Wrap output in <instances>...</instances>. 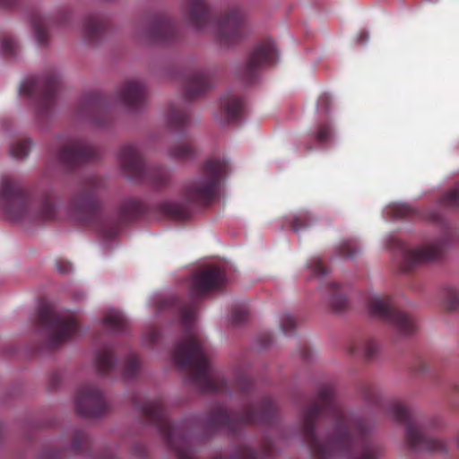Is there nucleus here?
I'll return each mask as SVG.
<instances>
[{"label":"nucleus","mask_w":459,"mask_h":459,"mask_svg":"<svg viewBox=\"0 0 459 459\" xmlns=\"http://www.w3.org/2000/svg\"><path fill=\"white\" fill-rule=\"evenodd\" d=\"M225 281V272L219 266H207L192 274L190 278L191 300L185 302L176 295L160 298L156 303L159 312L170 309L180 319L183 339L178 342L172 353L175 364L188 370L191 381L200 390L243 396L250 394L253 380L239 373L231 383L221 378L211 364V350L206 340L195 328L197 310L196 299L220 289Z\"/></svg>","instance_id":"nucleus-1"},{"label":"nucleus","mask_w":459,"mask_h":459,"mask_svg":"<svg viewBox=\"0 0 459 459\" xmlns=\"http://www.w3.org/2000/svg\"><path fill=\"white\" fill-rule=\"evenodd\" d=\"M300 418L302 436L316 459H378L382 453L368 418L341 406L332 384L319 387Z\"/></svg>","instance_id":"nucleus-2"},{"label":"nucleus","mask_w":459,"mask_h":459,"mask_svg":"<svg viewBox=\"0 0 459 459\" xmlns=\"http://www.w3.org/2000/svg\"><path fill=\"white\" fill-rule=\"evenodd\" d=\"M133 403L145 420L158 429L177 459H198L195 456V439L189 427L185 421L174 423L169 420V411L162 397L142 400L138 395H134ZM273 441L267 438L264 441L260 452L249 446H243L234 456H215L212 459H258L259 456L269 458L273 455Z\"/></svg>","instance_id":"nucleus-3"},{"label":"nucleus","mask_w":459,"mask_h":459,"mask_svg":"<svg viewBox=\"0 0 459 459\" xmlns=\"http://www.w3.org/2000/svg\"><path fill=\"white\" fill-rule=\"evenodd\" d=\"M101 186L102 180L98 176L85 179L72 199L71 209L74 219L82 225L94 229L105 238H113L122 223L134 221L143 212V204L134 198L123 201L118 207V219L114 220L100 209L97 195Z\"/></svg>","instance_id":"nucleus-4"},{"label":"nucleus","mask_w":459,"mask_h":459,"mask_svg":"<svg viewBox=\"0 0 459 459\" xmlns=\"http://www.w3.org/2000/svg\"><path fill=\"white\" fill-rule=\"evenodd\" d=\"M0 208L9 220L35 223L53 220L56 212L50 192L32 196L19 181L8 177L0 182Z\"/></svg>","instance_id":"nucleus-5"},{"label":"nucleus","mask_w":459,"mask_h":459,"mask_svg":"<svg viewBox=\"0 0 459 459\" xmlns=\"http://www.w3.org/2000/svg\"><path fill=\"white\" fill-rule=\"evenodd\" d=\"M277 406L274 401L264 396L257 402L245 400L241 411L229 412L224 405L217 404L207 415L205 427L209 430L224 429L232 434L248 425H273L277 422Z\"/></svg>","instance_id":"nucleus-6"},{"label":"nucleus","mask_w":459,"mask_h":459,"mask_svg":"<svg viewBox=\"0 0 459 459\" xmlns=\"http://www.w3.org/2000/svg\"><path fill=\"white\" fill-rule=\"evenodd\" d=\"M385 407L394 421L405 426L404 438L409 448L440 455L447 453L446 442L427 434V429L434 426V422L420 420L409 406L398 400L390 401Z\"/></svg>","instance_id":"nucleus-7"},{"label":"nucleus","mask_w":459,"mask_h":459,"mask_svg":"<svg viewBox=\"0 0 459 459\" xmlns=\"http://www.w3.org/2000/svg\"><path fill=\"white\" fill-rule=\"evenodd\" d=\"M229 173L224 159L206 160L198 173L187 179L182 186V195L189 204H208L217 196L222 179Z\"/></svg>","instance_id":"nucleus-8"},{"label":"nucleus","mask_w":459,"mask_h":459,"mask_svg":"<svg viewBox=\"0 0 459 459\" xmlns=\"http://www.w3.org/2000/svg\"><path fill=\"white\" fill-rule=\"evenodd\" d=\"M60 77L51 69L43 74L28 78L20 86V95L30 99L39 119L48 118L56 106L59 91Z\"/></svg>","instance_id":"nucleus-9"},{"label":"nucleus","mask_w":459,"mask_h":459,"mask_svg":"<svg viewBox=\"0 0 459 459\" xmlns=\"http://www.w3.org/2000/svg\"><path fill=\"white\" fill-rule=\"evenodd\" d=\"M118 160L122 171L131 180L146 183L154 187H161L169 183V171L160 166L147 165L142 152L134 144L122 145Z\"/></svg>","instance_id":"nucleus-10"},{"label":"nucleus","mask_w":459,"mask_h":459,"mask_svg":"<svg viewBox=\"0 0 459 459\" xmlns=\"http://www.w3.org/2000/svg\"><path fill=\"white\" fill-rule=\"evenodd\" d=\"M35 326L46 333L48 346L56 349L79 332V325L70 315L57 312L48 303H41L35 318Z\"/></svg>","instance_id":"nucleus-11"},{"label":"nucleus","mask_w":459,"mask_h":459,"mask_svg":"<svg viewBox=\"0 0 459 459\" xmlns=\"http://www.w3.org/2000/svg\"><path fill=\"white\" fill-rule=\"evenodd\" d=\"M368 307L371 316L390 325L397 335L410 336L417 329L414 319L399 310L388 295H372L368 299Z\"/></svg>","instance_id":"nucleus-12"},{"label":"nucleus","mask_w":459,"mask_h":459,"mask_svg":"<svg viewBox=\"0 0 459 459\" xmlns=\"http://www.w3.org/2000/svg\"><path fill=\"white\" fill-rule=\"evenodd\" d=\"M56 160L66 169H73L78 165L94 161L99 158V152L88 141L69 137L61 143V146L52 150Z\"/></svg>","instance_id":"nucleus-13"},{"label":"nucleus","mask_w":459,"mask_h":459,"mask_svg":"<svg viewBox=\"0 0 459 459\" xmlns=\"http://www.w3.org/2000/svg\"><path fill=\"white\" fill-rule=\"evenodd\" d=\"M77 116L96 126H106L111 119V110L108 99L101 92H90L80 100Z\"/></svg>","instance_id":"nucleus-14"},{"label":"nucleus","mask_w":459,"mask_h":459,"mask_svg":"<svg viewBox=\"0 0 459 459\" xmlns=\"http://www.w3.org/2000/svg\"><path fill=\"white\" fill-rule=\"evenodd\" d=\"M74 406L79 415L88 418L100 417L109 408L101 391L91 384L82 385L78 388Z\"/></svg>","instance_id":"nucleus-15"},{"label":"nucleus","mask_w":459,"mask_h":459,"mask_svg":"<svg viewBox=\"0 0 459 459\" xmlns=\"http://www.w3.org/2000/svg\"><path fill=\"white\" fill-rule=\"evenodd\" d=\"M215 31L221 44L231 46L246 35L245 18L238 6L230 8L215 23Z\"/></svg>","instance_id":"nucleus-16"},{"label":"nucleus","mask_w":459,"mask_h":459,"mask_svg":"<svg viewBox=\"0 0 459 459\" xmlns=\"http://www.w3.org/2000/svg\"><path fill=\"white\" fill-rule=\"evenodd\" d=\"M395 245L400 249L403 257L402 270L404 272H410L420 264L437 260L445 247L443 240H437L412 248L406 247L399 240H395Z\"/></svg>","instance_id":"nucleus-17"},{"label":"nucleus","mask_w":459,"mask_h":459,"mask_svg":"<svg viewBox=\"0 0 459 459\" xmlns=\"http://www.w3.org/2000/svg\"><path fill=\"white\" fill-rule=\"evenodd\" d=\"M277 59V50L271 39H265L258 43L251 52L240 74V78L246 83H251L256 78L258 71L265 65H272Z\"/></svg>","instance_id":"nucleus-18"},{"label":"nucleus","mask_w":459,"mask_h":459,"mask_svg":"<svg viewBox=\"0 0 459 459\" xmlns=\"http://www.w3.org/2000/svg\"><path fill=\"white\" fill-rule=\"evenodd\" d=\"M178 37V29L175 22L167 14L153 17L149 24L137 31V38L151 43L169 44Z\"/></svg>","instance_id":"nucleus-19"},{"label":"nucleus","mask_w":459,"mask_h":459,"mask_svg":"<svg viewBox=\"0 0 459 459\" xmlns=\"http://www.w3.org/2000/svg\"><path fill=\"white\" fill-rule=\"evenodd\" d=\"M181 13L184 21L197 30H205L212 22L206 0H185Z\"/></svg>","instance_id":"nucleus-20"},{"label":"nucleus","mask_w":459,"mask_h":459,"mask_svg":"<svg viewBox=\"0 0 459 459\" xmlns=\"http://www.w3.org/2000/svg\"><path fill=\"white\" fill-rule=\"evenodd\" d=\"M213 86V79L208 70H193L184 81V91L187 100L197 98L207 92Z\"/></svg>","instance_id":"nucleus-21"},{"label":"nucleus","mask_w":459,"mask_h":459,"mask_svg":"<svg viewBox=\"0 0 459 459\" xmlns=\"http://www.w3.org/2000/svg\"><path fill=\"white\" fill-rule=\"evenodd\" d=\"M118 100L130 110H137L146 104L145 85L136 80L126 82L118 92Z\"/></svg>","instance_id":"nucleus-22"},{"label":"nucleus","mask_w":459,"mask_h":459,"mask_svg":"<svg viewBox=\"0 0 459 459\" xmlns=\"http://www.w3.org/2000/svg\"><path fill=\"white\" fill-rule=\"evenodd\" d=\"M220 107L221 117L226 122H236L243 112V99L238 94L228 92L221 98Z\"/></svg>","instance_id":"nucleus-23"},{"label":"nucleus","mask_w":459,"mask_h":459,"mask_svg":"<svg viewBox=\"0 0 459 459\" xmlns=\"http://www.w3.org/2000/svg\"><path fill=\"white\" fill-rule=\"evenodd\" d=\"M108 27V20L103 14H90L84 20L83 33L88 40L95 42L104 36Z\"/></svg>","instance_id":"nucleus-24"},{"label":"nucleus","mask_w":459,"mask_h":459,"mask_svg":"<svg viewBox=\"0 0 459 459\" xmlns=\"http://www.w3.org/2000/svg\"><path fill=\"white\" fill-rule=\"evenodd\" d=\"M94 362L98 372L102 376L110 375L117 369L114 351L109 346H105L95 353Z\"/></svg>","instance_id":"nucleus-25"},{"label":"nucleus","mask_w":459,"mask_h":459,"mask_svg":"<svg viewBox=\"0 0 459 459\" xmlns=\"http://www.w3.org/2000/svg\"><path fill=\"white\" fill-rule=\"evenodd\" d=\"M30 22L38 42L42 46H47L49 42L48 29L53 22L52 19L39 13H33Z\"/></svg>","instance_id":"nucleus-26"},{"label":"nucleus","mask_w":459,"mask_h":459,"mask_svg":"<svg viewBox=\"0 0 459 459\" xmlns=\"http://www.w3.org/2000/svg\"><path fill=\"white\" fill-rule=\"evenodd\" d=\"M170 128L176 132H184L190 124L189 114L186 108L171 106L168 115Z\"/></svg>","instance_id":"nucleus-27"},{"label":"nucleus","mask_w":459,"mask_h":459,"mask_svg":"<svg viewBox=\"0 0 459 459\" xmlns=\"http://www.w3.org/2000/svg\"><path fill=\"white\" fill-rule=\"evenodd\" d=\"M379 346L377 342L371 338L362 339L350 348L351 354L362 356L367 360L375 359L378 353Z\"/></svg>","instance_id":"nucleus-28"},{"label":"nucleus","mask_w":459,"mask_h":459,"mask_svg":"<svg viewBox=\"0 0 459 459\" xmlns=\"http://www.w3.org/2000/svg\"><path fill=\"white\" fill-rule=\"evenodd\" d=\"M167 154L176 160H189L197 155V151L191 143L180 142L169 146Z\"/></svg>","instance_id":"nucleus-29"},{"label":"nucleus","mask_w":459,"mask_h":459,"mask_svg":"<svg viewBox=\"0 0 459 459\" xmlns=\"http://www.w3.org/2000/svg\"><path fill=\"white\" fill-rule=\"evenodd\" d=\"M329 306L335 312L344 310L348 301L340 286L335 282H330L325 286Z\"/></svg>","instance_id":"nucleus-30"},{"label":"nucleus","mask_w":459,"mask_h":459,"mask_svg":"<svg viewBox=\"0 0 459 459\" xmlns=\"http://www.w3.org/2000/svg\"><path fill=\"white\" fill-rule=\"evenodd\" d=\"M159 208L166 216L178 221L186 220L191 214L188 206L172 201L160 204Z\"/></svg>","instance_id":"nucleus-31"},{"label":"nucleus","mask_w":459,"mask_h":459,"mask_svg":"<svg viewBox=\"0 0 459 459\" xmlns=\"http://www.w3.org/2000/svg\"><path fill=\"white\" fill-rule=\"evenodd\" d=\"M103 325L112 333H120L125 330L127 321L125 316L117 310H109L103 317Z\"/></svg>","instance_id":"nucleus-32"},{"label":"nucleus","mask_w":459,"mask_h":459,"mask_svg":"<svg viewBox=\"0 0 459 459\" xmlns=\"http://www.w3.org/2000/svg\"><path fill=\"white\" fill-rule=\"evenodd\" d=\"M32 143L30 138H22L13 143L10 146V153L17 159L26 158L31 149Z\"/></svg>","instance_id":"nucleus-33"},{"label":"nucleus","mask_w":459,"mask_h":459,"mask_svg":"<svg viewBox=\"0 0 459 459\" xmlns=\"http://www.w3.org/2000/svg\"><path fill=\"white\" fill-rule=\"evenodd\" d=\"M139 369L140 362L138 357L135 354H130L123 366L121 374L126 379H133L138 375Z\"/></svg>","instance_id":"nucleus-34"},{"label":"nucleus","mask_w":459,"mask_h":459,"mask_svg":"<svg viewBox=\"0 0 459 459\" xmlns=\"http://www.w3.org/2000/svg\"><path fill=\"white\" fill-rule=\"evenodd\" d=\"M91 448V441L84 430H76L73 438V450L76 453H87Z\"/></svg>","instance_id":"nucleus-35"},{"label":"nucleus","mask_w":459,"mask_h":459,"mask_svg":"<svg viewBox=\"0 0 459 459\" xmlns=\"http://www.w3.org/2000/svg\"><path fill=\"white\" fill-rule=\"evenodd\" d=\"M444 306L447 310H455L459 306V290L447 287L444 290Z\"/></svg>","instance_id":"nucleus-36"},{"label":"nucleus","mask_w":459,"mask_h":459,"mask_svg":"<svg viewBox=\"0 0 459 459\" xmlns=\"http://www.w3.org/2000/svg\"><path fill=\"white\" fill-rule=\"evenodd\" d=\"M18 45L11 36H4L0 41V52L7 57H14L17 54Z\"/></svg>","instance_id":"nucleus-37"},{"label":"nucleus","mask_w":459,"mask_h":459,"mask_svg":"<svg viewBox=\"0 0 459 459\" xmlns=\"http://www.w3.org/2000/svg\"><path fill=\"white\" fill-rule=\"evenodd\" d=\"M359 252V249L354 240H345L338 247V255L343 258H352Z\"/></svg>","instance_id":"nucleus-38"},{"label":"nucleus","mask_w":459,"mask_h":459,"mask_svg":"<svg viewBox=\"0 0 459 459\" xmlns=\"http://www.w3.org/2000/svg\"><path fill=\"white\" fill-rule=\"evenodd\" d=\"M440 204L444 207L455 208L459 206V187L453 188L445 193L440 198Z\"/></svg>","instance_id":"nucleus-39"},{"label":"nucleus","mask_w":459,"mask_h":459,"mask_svg":"<svg viewBox=\"0 0 459 459\" xmlns=\"http://www.w3.org/2000/svg\"><path fill=\"white\" fill-rule=\"evenodd\" d=\"M307 267L314 276H324L329 269L324 265L320 256H313L307 263Z\"/></svg>","instance_id":"nucleus-40"},{"label":"nucleus","mask_w":459,"mask_h":459,"mask_svg":"<svg viewBox=\"0 0 459 459\" xmlns=\"http://www.w3.org/2000/svg\"><path fill=\"white\" fill-rule=\"evenodd\" d=\"M415 210L408 204H394L391 208L392 216L394 218L404 219L410 218L415 213Z\"/></svg>","instance_id":"nucleus-41"},{"label":"nucleus","mask_w":459,"mask_h":459,"mask_svg":"<svg viewBox=\"0 0 459 459\" xmlns=\"http://www.w3.org/2000/svg\"><path fill=\"white\" fill-rule=\"evenodd\" d=\"M280 326L283 333L291 334L296 328V321L289 314H282L280 319Z\"/></svg>","instance_id":"nucleus-42"},{"label":"nucleus","mask_w":459,"mask_h":459,"mask_svg":"<svg viewBox=\"0 0 459 459\" xmlns=\"http://www.w3.org/2000/svg\"><path fill=\"white\" fill-rule=\"evenodd\" d=\"M311 217L307 214L302 216H297L293 218L291 221V229L295 232H299L302 230L308 228L312 224Z\"/></svg>","instance_id":"nucleus-43"},{"label":"nucleus","mask_w":459,"mask_h":459,"mask_svg":"<svg viewBox=\"0 0 459 459\" xmlns=\"http://www.w3.org/2000/svg\"><path fill=\"white\" fill-rule=\"evenodd\" d=\"M333 130L329 124L322 123L318 126L316 140L319 143H325L332 137Z\"/></svg>","instance_id":"nucleus-44"},{"label":"nucleus","mask_w":459,"mask_h":459,"mask_svg":"<svg viewBox=\"0 0 459 459\" xmlns=\"http://www.w3.org/2000/svg\"><path fill=\"white\" fill-rule=\"evenodd\" d=\"M248 316V310L240 306H236L231 310V322L233 325H239L245 322Z\"/></svg>","instance_id":"nucleus-45"},{"label":"nucleus","mask_w":459,"mask_h":459,"mask_svg":"<svg viewBox=\"0 0 459 459\" xmlns=\"http://www.w3.org/2000/svg\"><path fill=\"white\" fill-rule=\"evenodd\" d=\"M160 334V329L157 326L152 325L146 329L144 341H148L152 344L159 340Z\"/></svg>","instance_id":"nucleus-46"},{"label":"nucleus","mask_w":459,"mask_h":459,"mask_svg":"<svg viewBox=\"0 0 459 459\" xmlns=\"http://www.w3.org/2000/svg\"><path fill=\"white\" fill-rule=\"evenodd\" d=\"M331 103H332L331 97L326 93L320 95V97L317 100L318 108L322 109L325 113H327L329 111Z\"/></svg>","instance_id":"nucleus-47"},{"label":"nucleus","mask_w":459,"mask_h":459,"mask_svg":"<svg viewBox=\"0 0 459 459\" xmlns=\"http://www.w3.org/2000/svg\"><path fill=\"white\" fill-rule=\"evenodd\" d=\"M428 369L429 366L422 359H417L411 366V370L416 374H423Z\"/></svg>","instance_id":"nucleus-48"},{"label":"nucleus","mask_w":459,"mask_h":459,"mask_svg":"<svg viewBox=\"0 0 459 459\" xmlns=\"http://www.w3.org/2000/svg\"><path fill=\"white\" fill-rule=\"evenodd\" d=\"M428 219L433 222L439 223L443 227H446V221L444 220L443 216L437 211H430L428 213Z\"/></svg>","instance_id":"nucleus-49"},{"label":"nucleus","mask_w":459,"mask_h":459,"mask_svg":"<svg viewBox=\"0 0 459 459\" xmlns=\"http://www.w3.org/2000/svg\"><path fill=\"white\" fill-rule=\"evenodd\" d=\"M56 267L60 273H67L72 269L71 264L65 260L56 261Z\"/></svg>","instance_id":"nucleus-50"},{"label":"nucleus","mask_w":459,"mask_h":459,"mask_svg":"<svg viewBox=\"0 0 459 459\" xmlns=\"http://www.w3.org/2000/svg\"><path fill=\"white\" fill-rule=\"evenodd\" d=\"M273 341V337L271 333H264L259 337V342H261V346L265 348L270 345Z\"/></svg>","instance_id":"nucleus-51"},{"label":"nucleus","mask_w":459,"mask_h":459,"mask_svg":"<svg viewBox=\"0 0 459 459\" xmlns=\"http://www.w3.org/2000/svg\"><path fill=\"white\" fill-rule=\"evenodd\" d=\"M19 0H0V6L9 8L18 4Z\"/></svg>","instance_id":"nucleus-52"},{"label":"nucleus","mask_w":459,"mask_h":459,"mask_svg":"<svg viewBox=\"0 0 459 459\" xmlns=\"http://www.w3.org/2000/svg\"><path fill=\"white\" fill-rule=\"evenodd\" d=\"M364 396L367 400L370 401L373 399V388L372 386L370 385H367L365 386V389H364Z\"/></svg>","instance_id":"nucleus-53"},{"label":"nucleus","mask_w":459,"mask_h":459,"mask_svg":"<svg viewBox=\"0 0 459 459\" xmlns=\"http://www.w3.org/2000/svg\"><path fill=\"white\" fill-rule=\"evenodd\" d=\"M60 381V376L56 373L51 375L50 377V385H52V387H56L57 385V384L59 383Z\"/></svg>","instance_id":"nucleus-54"},{"label":"nucleus","mask_w":459,"mask_h":459,"mask_svg":"<svg viewBox=\"0 0 459 459\" xmlns=\"http://www.w3.org/2000/svg\"><path fill=\"white\" fill-rule=\"evenodd\" d=\"M449 393L451 394H459V384L457 383H452L449 386Z\"/></svg>","instance_id":"nucleus-55"},{"label":"nucleus","mask_w":459,"mask_h":459,"mask_svg":"<svg viewBox=\"0 0 459 459\" xmlns=\"http://www.w3.org/2000/svg\"><path fill=\"white\" fill-rule=\"evenodd\" d=\"M310 353H311V351H310L309 347L306 346L302 349V356H303L304 359H308L310 357Z\"/></svg>","instance_id":"nucleus-56"},{"label":"nucleus","mask_w":459,"mask_h":459,"mask_svg":"<svg viewBox=\"0 0 459 459\" xmlns=\"http://www.w3.org/2000/svg\"><path fill=\"white\" fill-rule=\"evenodd\" d=\"M100 459H116V457L113 455H105L104 457Z\"/></svg>","instance_id":"nucleus-57"},{"label":"nucleus","mask_w":459,"mask_h":459,"mask_svg":"<svg viewBox=\"0 0 459 459\" xmlns=\"http://www.w3.org/2000/svg\"><path fill=\"white\" fill-rule=\"evenodd\" d=\"M455 441H456V445L459 448V433L456 435Z\"/></svg>","instance_id":"nucleus-58"},{"label":"nucleus","mask_w":459,"mask_h":459,"mask_svg":"<svg viewBox=\"0 0 459 459\" xmlns=\"http://www.w3.org/2000/svg\"><path fill=\"white\" fill-rule=\"evenodd\" d=\"M360 40H361V42H362V41H366V40H368V37H367V36H365V39H364V40H362V39H361Z\"/></svg>","instance_id":"nucleus-59"}]
</instances>
